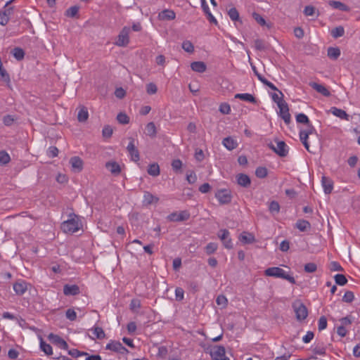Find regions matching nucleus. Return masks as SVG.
I'll list each match as a JSON object with an SVG mask.
<instances>
[{"label":"nucleus","mask_w":360,"mask_h":360,"mask_svg":"<svg viewBox=\"0 0 360 360\" xmlns=\"http://www.w3.org/2000/svg\"><path fill=\"white\" fill-rule=\"evenodd\" d=\"M191 68L196 72L202 73L206 70L207 66L202 61H195L191 64Z\"/></svg>","instance_id":"obj_22"},{"label":"nucleus","mask_w":360,"mask_h":360,"mask_svg":"<svg viewBox=\"0 0 360 360\" xmlns=\"http://www.w3.org/2000/svg\"><path fill=\"white\" fill-rule=\"evenodd\" d=\"M148 174L152 176H157L160 174V167L157 163L150 164L147 170Z\"/></svg>","instance_id":"obj_30"},{"label":"nucleus","mask_w":360,"mask_h":360,"mask_svg":"<svg viewBox=\"0 0 360 360\" xmlns=\"http://www.w3.org/2000/svg\"><path fill=\"white\" fill-rule=\"evenodd\" d=\"M304 14L306 16H319V11H316V8L312 6H307L304 9Z\"/></svg>","instance_id":"obj_35"},{"label":"nucleus","mask_w":360,"mask_h":360,"mask_svg":"<svg viewBox=\"0 0 360 360\" xmlns=\"http://www.w3.org/2000/svg\"><path fill=\"white\" fill-rule=\"evenodd\" d=\"M253 18L261 25H265L266 21L258 13H253L252 14Z\"/></svg>","instance_id":"obj_62"},{"label":"nucleus","mask_w":360,"mask_h":360,"mask_svg":"<svg viewBox=\"0 0 360 360\" xmlns=\"http://www.w3.org/2000/svg\"><path fill=\"white\" fill-rule=\"evenodd\" d=\"M58 149L55 146H51L48 150V155L50 158H54L58 155Z\"/></svg>","instance_id":"obj_64"},{"label":"nucleus","mask_w":360,"mask_h":360,"mask_svg":"<svg viewBox=\"0 0 360 360\" xmlns=\"http://www.w3.org/2000/svg\"><path fill=\"white\" fill-rule=\"evenodd\" d=\"M175 297L177 301H181L184 297V291L181 288H176L175 289Z\"/></svg>","instance_id":"obj_57"},{"label":"nucleus","mask_w":360,"mask_h":360,"mask_svg":"<svg viewBox=\"0 0 360 360\" xmlns=\"http://www.w3.org/2000/svg\"><path fill=\"white\" fill-rule=\"evenodd\" d=\"M49 340L57 347L63 349H68V343L59 335L51 333L49 335Z\"/></svg>","instance_id":"obj_12"},{"label":"nucleus","mask_w":360,"mask_h":360,"mask_svg":"<svg viewBox=\"0 0 360 360\" xmlns=\"http://www.w3.org/2000/svg\"><path fill=\"white\" fill-rule=\"evenodd\" d=\"M190 218V213L186 211H181L180 212H174L167 216V219L170 221H184Z\"/></svg>","instance_id":"obj_9"},{"label":"nucleus","mask_w":360,"mask_h":360,"mask_svg":"<svg viewBox=\"0 0 360 360\" xmlns=\"http://www.w3.org/2000/svg\"><path fill=\"white\" fill-rule=\"evenodd\" d=\"M336 284L345 285L347 283V279L343 274H336L334 277Z\"/></svg>","instance_id":"obj_41"},{"label":"nucleus","mask_w":360,"mask_h":360,"mask_svg":"<svg viewBox=\"0 0 360 360\" xmlns=\"http://www.w3.org/2000/svg\"><path fill=\"white\" fill-rule=\"evenodd\" d=\"M134 141L133 139H131L130 142L129 143L127 149V151L131 156V160L134 162H138L140 159L139 153L137 150L136 147L134 145Z\"/></svg>","instance_id":"obj_13"},{"label":"nucleus","mask_w":360,"mask_h":360,"mask_svg":"<svg viewBox=\"0 0 360 360\" xmlns=\"http://www.w3.org/2000/svg\"><path fill=\"white\" fill-rule=\"evenodd\" d=\"M230 233L227 229H222L220 231V233L218 234L219 238L221 240V241L226 240L229 237Z\"/></svg>","instance_id":"obj_63"},{"label":"nucleus","mask_w":360,"mask_h":360,"mask_svg":"<svg viewBox=\"0 0 360 360\" xmlns=\"http://www.w3.org/2000/svg\"><path fill=\"white\" fill-rule=\"evenodd\" d=\"M329 5L332 6L333 8L338 9L342 11H349V7L345 4L338 1H330Z\"/></svg>","instance_id":"obj_29"},{"label":"nucleus","mask_w":360,"mask_h":360,"mask_svg":"<svg viewBox=\"0 0 360 360\" xmlns=\"http://www.w3.org/2000/svg\"><path fill=\"white\" fill-rule=\"evenodd\" d=\"M237 182L240 186L245 188L248 187L251 183L250 177L244 174H240L237 176Z\"/></svg>","instance_id":"obj_26"},{"label":"nucleus","mask_w":360,"mask_h":360,"mask_svg":"<svg viewBox=\"0 0 360 360\" xmlns=\"http://www.w3.org/2000/svg\"><path fill=\"white\" fill-rule=\"evenodd\" d=\"M79 219L75 214H70V219L63 221L61 229L67 233H73L80 229Z\"/></svg>","instance_id":"obj_2"},{"label":"nucleus","mask_w":360,"mask_h":360,"mask_svg":"<svg viewBox=\"0 0 360 360\" xmlns=\"http://www.w3.org/2000/svg\"><path fill=\"white\" fill-rule=\"evenodd\" d=\"M316 264L312 262L307 263L304 265V271L307 273H313L316 271Z\"/></svg>","instance_id":"obj_53"},{"label":"nucleus","mask_w":360,"mask_h":360,"mask_svg":"<svg viewBox=\"0 0 360 360\" xmlns=\"http://www.w3.org/2000/svg\"><path fill=\"white\" fill-rule=\"evenodd\" d=\"M158 91V87L154 83H149L146 86V91L148 94H155Z\"/></svg>","instance_id":"obj_54"},{"label":"nucleus","mask_w":360,"mask_h":360,"mask_svg":"<svg viewBox=\"0 0 360 360\" xmlns=\"http://www.w3.org/2000/svg\"><path fill=\"white\" fill-rule=\"evenodd\" d=\"M219 111L224 115H229L231 112V107L228 103H221L219 106Z\"/></svg>","instance_id":"obj_55"},{"label":"nucleus","mask_w":360,"mask_h":360,"mask_svg":"<svg viewBox=\"0 0 360 360\" xmlns=\"http://www.w3.org/2000/svg\"><path fill=\"white\" fill-rule=\"evenodd\" d=\"M63 293L67 296L77 295L80 293V290L77 285L66 284L63 286Z\"/></svg>","instance_id":"obj_15"},{"label":"nucleus","mask_w":360,"mask_h":360,"mask_svg":"<svg viewBox=\"0 0 360 360\" xmlns=\"http://www.w3.org/2000/svg\"><path fill=\"white\" fill-rule=\"evenodd\" d=\"M159 201V198L150 193L148 191H145L143 194V203L149 205L152 204H155Z\"/></svg>","instance_id":"obj_20"},{"label":"nucleus","mask_w":360,"mask_h":360,"mask_svg":"<svg viewBox=\"0 0 360 360\" xmlns=\"http://www.w3.org/2000/svg\"><path fill=\"white\" fill-rule=\"evenodd\" d=\"M271 277H276L288 281L292 284H295V278L292 276L291 271H288L280 267H271Z\"/></svg>","instance_id":"obj_3"},{"label":"nucleus","mask_w":360,"mask_h":360,"mask_svg":"<svg viewBox=\"0 0 360 360\" xmlns=\"http://www.w3.org/2000/svg\"><path fill=\"white\" fill-rule=\"evenodd\" d=\"M295 226L300 231H307L311 229L310 223L304 219H299L296 222Z\"/></svg>","instance_id":"obj_27"},{"label":"nucleus","mask_w":360,"mask_h":360,"mask_svg":"<svg viewBox=\"0 0 360 360\" xmlns=\"http://www.w3.org/2000/svg\"><path fill=\"white\" fill-rule=\"evenodd\" d=\"M235 98L252 103H255L257 102L256 98L252 94L248 93L237 94L235 95Z\"/></svg>","instance_id":"obj_28"},{"label":"nucleus","mask_w":360,"mask_h":360,"mask_svg":"<svg viewBox=\"0 0 360 360\" xmlns=\"http://www.w3.org/2000/svg\"><path fill=\"white\" fill-rule=\"evenodd\" d=\"M158 18L161 20H172L176 18V14L172 10L165 9L159 13Z\"/></svg>","instance_id":"obj_18"},{"label":"nucleus","mask_w":360,"mask_h":360,"mask_svg":"<svg viewBox=\"0 0 360 360\" xmlns=\"http://www.w3.org/2000/svg\"><path fill=\"white\" fill-rule=\"evenodd\" d=\"M117 120L119 123L122 124H126L129 122V117L125 114L120 112L117 116Z\"/></svg>","instance_id":"obj_47"},{"label":"nucleus","mask_w":360,"mask_h":360,"mask_svg":"<svg viewBox=\"0 0 360 360\" xmlns=\"http://www.w3.org/2000/svg\"><path fill=\"white\" fill-rule=\"evenodd\" d=\"M340 56V50L338 48L329 47L328 49V56L333 60H336Z\"/></svg>","instance_id":"obj_33"},{"label":"nucleus","mask_w":360,"mask_h":360,"mask_svg":"<svg viewBox=\"0 0 360 360\" xmlns=\"http://www.w3.org/2000/svg\"><path fill=\"white\" fill-rule=\"evenodd\" d=\"M182 49L187 53H193L194 51V46L190 41H184L182 43Z\"/></svg>","instance_id":"obj_42"},{"label":"nucleus","mask_w":360,"mask_h":360,"mask_svg":"<svg viewBox=\"0 0 360 360\" xmlns=\"http://www.w3.org/2000/svg\"><path fill=\"white\" fill-rule=\"evenodd\" d=\"M102 133L104 137L109 138L112 134V129L108 125L105 126L103 129Z\"/></svg>","instance_id":"obj_60"},{"label":"nucleus","mask_w":360,"mask_h":360,"mask_svg":"<svg viewBox=\"0 0 360 360\" xmlns=\"http://www.w3.org/2000/svg\"><path fill=\"white\" fill-rule=\"evenodd\" d=\"M307 127L305 129H300V139L302 144L304 145V148L309 151L311 152L309 149V145L307 141V139L309 138V136L313 134H316V129L309 122V124H306Z\"/></svg>","instance_id":"obj_4"},{"label":"nucleus","mask_w":360,"mask_h":360,"mask_svg":"<svg viewBox=\"0 0 360 360\" xmlns=\"http://www.w3.org/2000/svg\"><path fill=\"white\" fill-rule=\"evenodd\" d=\"M129 32L130 28L128 27H124L117 36L115 44L118 46H127L129 42Z\"/></svg>","instance_id":"obj_6"},{"label":"nucleus","mask_w":360,"mask_h":360,"mask_svg":"<svg viewBox=\"0 0 360 360\" xmlns=\"http://www.w3.org/2000/svg\"><path fill=\"white\" fill-rule=\"evenodd\" d=\"M276 146L271 145V150H274L281 158L286 157L288 154L289 147L283 141H276Z\"/></svg>","instance_id":"obj_7"},{"label":"nucleus","mask_w":360,"mask_h":360,"mask_svg":"<svg viewBox=\"0 0 360 360\" xmlns=\"http://www.w3.org/2000/svg\"><path fill=\"white\" fill-rule=\"evenodd\" d=\"M218 245L215 243H210L205 247V252L207 255L214 253L217 250Z\"/></svg>","instance_id":"obj_45"},{"label":"nucleus","mask_w":360,"mask_h":360,"mask_svg":"<svg viewBox=\"0 0 360 360\" xmlns=\"http://www.w3.org/2000/svg\"><path fill=\"white\" fill-rule=\"evenodd\" d=\"M271 91H274V92H271V99L277 105L278 116L283 120L286 124H289L291 122V115L289 112L288 105L283 99V94L273 84H271Z\"/></svg>","instance_id":"obj_1"},{"label":"nucleus","mask_w":360,"mask_h":360,"mask_svg":"<svg viewBox=\"0 0 360 360\" xmlns=\"http://www.w3.org/2000/svg\"><path fill=\"white\" fill-rule=\"evenodd\" d=\"M212 360H230L225 355V348L223 346H216L210 352Z\"/></svg>","instance_id":"obj_10"},{"label":"nucleus","mask_w":360,"mask_h":360,"mask_svg":"<svg viewBox=\"0 0 360 360\" xmlns=\"http://www.w3.org/2000/svg\"><path fill=\"white\" fill-rule=\"evenodd\" d=\"M354 297V293L352 291H347L342 297V301L347 303H350L353 301Z\"/></svg>","instance_id":"obj_52"},{"label":"nucleus","mask_w":360,"mask_h":360,"mask_svg":"<svg viewBox=\"0 0 360 360\" xmlns=\"http://www.w3.org/2000/svg\"><path fill=\"white\" fill-rule=\"evenodd\" d=\"M105 348L122 354L129 352L128 349L118 341H111L107 344Z\"/></svg>","instance_id":"obj_11"},{"label":"nucleus","mask_w":360,"mask_h":360,"mask_svg":"<svg viewBox=\"0 0 360 360\" xmlns=\"http://www.w3.org/2000/svg\"><path fill=\"white\" fill-rule=\"evenodd\" d=\"M309 86L324 96L328 97L330 96V91L322 84L311 82H309Z\"/></svg>","instance_id":"obj_16"},{"label":"nucleus","mask_w":360,"mask_h":360,"mask_svg":"<svg viewBox=\"0 0 360 360\" xmlns=\"http://www.w3.org/2000/svg\"><path fill=\"white\" fill-rule=\"evenodd\" d=\"M0 76L1 77V79L5 82L8 86H10L11 84V79L10 76L6 72V70L4 69V67H0Z\"/></svg>","instance_id":"obj_37"},{"label":"nucleus","mask_w":360,"mask_h":360,"mask_svg":"<svg viewBox=\"0 0 360 360\" xmlns=\"http://www.w3.org/2000/svg\"><path fill=\"white\" fill-rule=\"evenodd\" d=\"M79 8L77 6H73L70 7L66 11V15L70 18L75 17L78 13Z\"/></svg>","instance_id":"obj_43"},{"label":"nucleus","mask_w":360,"mask_h":360,"mask_svg":"<svg viewBox=\"0 0 360 360\" xmlns=\"http://www.w3.org/2000/svg\"><path fill=\"white\" fill-rule=\"evenodd\" d=\"M11 160L10 155L5 150L0 151V163L1 165H6Z\"/></svg>","instance_id":"obj_40"},{"label":"nucleus","mask_w":360,"mask_h":360,"mask_svg":"<svg viewBox=\"0 0 360 360\" xmlns=\"http://www.w3.org/2000/svg\"><path fill=\"white\" fill-rule=\"evenodd\" d=\"M330 269L331 271H342L343 268L340 266V264L337 262H332L330 264Z\"/></svg>","instance_id":"obj_61"},{"label":"nucleus","mask_w":360,"mask_h":360,"mask_svg":"<svg viewBox=\"0 0 360 360\" xmlns=\"http://www.w3.org/2000/svg\"><path fill=\"white\" fill-rule=\"evenodd\" d=\"M344 34H345V30H344V27L342 26H339V27L334 28L331 32V35L334 38L340 37L343 36Z\"/></svg>","instance_id":"obj_39"},{"label":"nucleus","mask_w":360,"mask_h":360,"mask_svg":"<svg viewBox=\"0 0 360 360\" xmlns=\"http://www.w3.org/2000/svg\"><path fill=\"white\" fill-rule=\"evenodd\" d=\"M215 197L221 205H226L230 203L232 198L231 191L226 189H221L217 191V192L215 193Z\"/></svg>","instance_id":"obj_8"},{"label":"nucleus","mask_w":360,"mask_h":360,"mask_svg":"<svg viewBox=\"0 0 360 360\" xmlns=\"http://www.w3.org/2000/svg\"><path fill=\"white\" fill-rule=\"evenodd\" d=\"M227 302L228 300L226 297L222 295H218L216 299L217 304L222 307H225L226 306Z\"/></svg>","instance_id":"obj_48"},{"label":"nucleus","mask_w":360,"mask_h":360,"mask_svg":"<svg viewBox=\"0 0 360 360\" xmlns=\"http://www.w3.org/2000/svg\"><path fill=\"white\" fill-rule=\"evenodd\" d=\"M330 111L336 117H340L342 120H349V115L347 112L342 110L339 109L336 107H332Z\"/></svg>","instance_id":"obj_24"},{"label":"nucleus","mask_w":360,"mask_h":360,"mask_svg":"<svg viewBox=\"0 0 360 360\" xmlns=\"http://www.w3.org/2000/svg\"><path fill=\"white\" fill-rule=\"evenodd\" d=\"M93 334L96 337V338L100 340L104 338L105 336L103 328L101 327H95L93 329Z\"/></svg>","instance_id":"obj_46"},{"label":"nucleus","mask_w":360,"mask_h":360,"mask_svg":"<svg viewBox=\"0 0 360 360\" xmlns=\"http://www.w3.org/2000/svg\"><path fill=\"white\" fill-rule=\"evenodd\" d=\"M89 117V112L85 107H82L78 112L77 119L79 122H83L87 120Z\"/></svg>","instance_id":"obj_32"},{"label":"nucleus","mask_w":360,"mask_h":360,"mask_svg":"<svg viewBox=\"0 0 360 360\" xmlns=\"http://www.w3.org/2000/svg\"><path fill=\"white\" fill-rule=\"evenodd\" d=\"M296 121L298 123L309 124L310 122L308 117L304 113H299L296 115Z\"/></svg>","instance_id":"obj_44"},{"label":"nucleus","mask_w":360,"mask_h":360,"mask_svg":"<svg viewBox=\"0 0 360 360\" xmlns=\"http://www.w3.org/2000/svg\"><path fill=\"white\" fill-rule=\"evenodd\" d=\"M27 283L25 281L20 280L13 284V290L16 295H22L27 290Z\"/></svg>","instance_id":"obj_14"},{"label":"nucleus","mask_w":360,"mask_h":360,"mask_svg":"<svg viewBox=\"0 0 360 360\" xmlns=\"http://www.w3.org/2000/svg\"><path fill=\"white\" fill-rule=\"evenodd\" d=\"M292 309L295 311L297 320L303 321L307 317L308 310L306 306L300 301L293 302Z\"/></svg>","instance_id":"obj_5"},{"label":"nucleus","mask_w":360,"mask_h":360,"mask_svg":"<svg viewBox=\"0 0 360 360\" xmlns=\"http://www.w3.org/2000/svg\"><path fill=\"white\" fill-rule=\"evenodd\" d=\"M255 174L259 178H264L267 174V169L265 167H258L255 171Z\"/></svg>","instance_id":"obj_58"},{"label":"nucleus","mask_w":360,"mask_h":360,"mask_svg":"<svg viewBox=\"0 0 360 360\" xmlns=\"http://www.w3.org/2000/svg\"><path fill=\"white\" fill-rule=\"evenodd\" d=\"M327 327V319L324 316H322L319 319L318 328L319 330H324Z\"/></svg>","instance_id":"obj_49"},{"label":"nucleus","mask_w":360,"mask_h":360,"mask_svg":"<svg viewBox=\"0 0 360 360\" xmlns=\"http://www.w3.org/2000/svg\"><path fill=\"white\" fill-rule=\"evenodd\" d=\"M105 167L114 175H118L121 172V167L116 162H106Z\"/></svg>","instance_id":"obj_19"},{"label":"nucleus","mask_w":360,"mask_h":360,"mask_svg":"<svg viewBox=\"0 0 360 360\" xmlns=\"http://www.w3.org/2000/svg\"><path fill=\"white\" fill-rule=\"evenodd\" d=\"M70 163L71 164L72 168L76 172H80L83 168V162L82 159L77 156L71 158Z\"/></svg>","instance_id":"obj_17"},{"label":"nucleus","mask_w":360,"mask_h":360,"mask_svg":"<svg viewBox=\"0 0 360 360\" xmlns=\"http://www.w3.org/2000/svg\"><path fill=\"white\" fill-rule=\"evenodd\" d=\"M222 143L229 150L235 149L238 146L237 142L231 137L224 138L222 141Z\"/></svg>","instance_id":"obj_25"},{"label":"nucleus","mask_w":360,"mask_h":360,"mask_svg":"<svg viewBox=\"0 0 360 360\" xmlns=\"http://www.w3.org/2000/svg\"><path fill=\"white\" fill-rule=\"evenodd\" d=\"M146 134L150 137H155L156 136V127L154 122H150L147 124L146 127Z\"/></svg>","instance_id":"obj_31"},{"label":"nucleus","mask_w":360,"mask_h":360,"mask_svg":"<svg viewBox=\"0 0 360 360\" xmlns=\"http://www.w3.org/2000/svg\"><path fill=\"white\" fill-rule=\"evenodd\" d=\"M40 348L46 355H51L53 353L51 346L44 342L43 339H41L40 341Z\"/></svg>","instance_id":"obj_36"},{"label":"nucleus","mask_w":360,"mask_h":360,"mask_svg":"<svg viewBox=\"0 0 360 360\" xmlns=\"http://www.w3.org/2000/svg\"><path fill=\"white\" fill-rule=\"evenodd\" d=\"M239 240L243 244H251L255 240V236L252 233L245 231L243 232L240 235Z\"/></svg>","instance_id":"obj_21"},{"label":"nucleus","mask_w":360,"mask_h":360,"mask_svg":"<svg viewBox=\"0 0 360 360\" xmlns=\"http://www.w3.org/2000/svg\"><path fill=\"white\" fill-rule=\"evenodd\" d=\"M228 15L233 21H240L239 13L236 8H230Z\"/></svg>","instance_id":"obj_38"},{"label":"nucleus","mask_w":360,"mask_h":360,"mask_svg":"<svg viewBox=\"0 0 360 360\" xmlns=\"http://www.w3.org/2000/svg\"><path fill=\"white\" fill-rule=\"evenodd\" d=\"M255 74L257 75L258 79L264 84L270 87V82L268 81L262 74L259 73L256 70L255 67L252 68Z\"/></svg>","instance_id":"obj_51"},{"label":"nucleus","mask_w":360,"mask_h":360,"mask_svg":"<svg viewBox=\"0 0 360 360\" xmlns=\"http://www.w3.org/2000/svg\"><path fill=\"white\" fill-rule=\"evenodd\" d=\"M66 318L70 321H75L77 318V314L73 309H68L65 313Z\"/></svg>","instance_id":"obj_56"},{"label":"nucleus","mask_w":360,"mask_h":360,"mask_svg":"<svg viewBox=\"0 0 360 360\" xmlns=\"http://www.w3.org/2000/svg\"><path fill=\"white\" fill-rule=\"evenodd\" d=\"M12 54L17 60H22L25 57V51L20 47L14 48Z\"/></svg>","instance_id":"obj_34"},{"label":"nucleus","mask_w":360,"mask_h":360,"mask_svg":"<svg viewBox=\"0 0 360 360\" xmlns=\"http://www.w3.org/2000/svg\"><path fill=\"white\" fill-rule=\"evenodd\" d=\"M68 354L72 357H79L81 356L88 355V353L80 352L76 349H72L68 351Z\"/></svg>","instance_id":"obj_50"},{"label":"nucleus","mask_w":360,"mask_h":360,"mask_svg":"<svg viewBox=\"0 0 360 360\" xmlns=\"http://www.w3.org/2000/svg\"><path fill=\"white\" fill-rule=\"evenodd\" d=\"M186 180L191 184H194L197 180V176H196L195 173L193 171H191L190 173H187Z\"/></svg>","instance_id":"obj_59"},{"label":"nucleus","mask_w":360,"mask_h":360,"mask_svg":"<svg viewBox=\"0 0 360 360\" xmlns=\"http://www.w3.org/2000/svg\"><path fill=\"white\" fill-rule=\"evenodd\" d=\"M321 184L323 187L324 192L326 194H329L333 190V181L330 179L326 176H322Z\"/></svg>","instance_id":"obj_23"}]
</instances>
